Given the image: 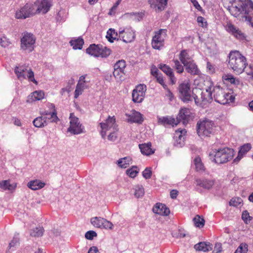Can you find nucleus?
Segmentation results:
<instances>
[{"label":"nucleus","mask_w":253,"mask_h":253,"mask_svg":"<svg viewBox=\"0 0 253 253\" xmlns=\"http://www.w3.org/2000/svg\"><path fill=\"white\" fill-rule=\"evenodd\" d=\"M222 79L223 80L228 81L231 84H233L234 85H238L240 84V81L239 80V79L234 78L233 76L231 75H224L222 76Z\"/></svg>","instance_id":"nucleus-41"},{"label":"nucleus","mask_w":253,"mask_h":253,"mask_svg":"<svg viewBox=\"0 0 253 253\" xmlns=\"http://www.w3.org/2000/svg\"><path fill=\"white\" fill-rule=\"evenodd\" d=\"M121 0H118L116 3L114 4V5L112 6V7L110 9V11L109 12V14L111 15L115 13V10H116L118 6L119 5V4L121 2Z\"/></svg>","instance_id":"nucleus-59"},{"label":"nucleus","mask_w":253,"mask_h":253,"mask_svg":"<svg viewBox=\"0 0 253 253\" xmlns=\"http://www.w3.org/2000/svg\"><path fill=\"white\" fill-rule=\"evenodd\" d=\"M126 67V61L120 60L117 61L114 66L113 75L117 79H121L125 75V69Z\"/></svg>","instance_id":"nucleus-17"},{"label":"nucleus","mask_w":253,"mask_h":253,"mask_svg":"<svg viewBox=\"0 0 253 253\" xmlns=\"http://www.w3.org/2000/svg\"><path fill=\"white\" fill-rule=\"evenodd\" d=\"M152 170L151 168H146L142 172V175L145 179H149L152 176Z\"/></svg>","instance_id":"nucleus-53"},{"label":"nucleus","mask_w":253,"mask_h":253,"mask_svg":"<svg viewBox=\"0 0 253 253\" xmlns=\"http://www.w3.org/2000/svg\"><path fill=\"white\" fill-rule=\"evenodd\" d=\"M179 97L184 102H188L193 100V96H191L190 84L188 83L181 84L178 87Z\"/></svg>","instance_id":"nucleus-11"},{"label":"nucleus","mask_w":253,"mask_h":253,"mask_svg":"<svg viewBox=\"0 0 253 253\" xmlns=\"http://www.w3.org/2000/svg\"><path fill=\"white\" fill-rule=\"evenodd\" d=\"M179 59L180 62L185 65L193 61L192 57L189 55L187 50H182L179 55Z\"/></svg>","instance_id":"nucleus-30"},{"label":"nucleus","mask_w":253,"mask_h":253,"mask_svg":"<svg viewBox=\"0 0 253 253\" xmlns=\"http://www.w3.org/2000/svg\"><path fill=\"white\" fill-rule=\"evenodd\" d=\"M14 72L19 79H25L27 78L29 81L37 84V81L34 78V72L28 66L20 65L15 68Z\"/></svg>","instance_id":"nucleus-5"},{"label":"nucleus","mask_w":253,"mask_h":253,"mask_svg":"<svg viewBox=\"0 0 253 253\" xmlns=\"http://www.w3.org/2000/svg\"><path fill=\"white\" fill-rule=\"evenodd\" d=\"M0 187L4 190H13L15 188V186L10 184L8 180H3L0 182Z\"/></svg>","instance_id":"nucleus-46"},{"label":"nucleus","mask_w":253,"mask_h":253,"mask_svg":"<svg viewBox=\"0 0 253 253\" xmlns=\"http://www.w3.org/2000/svg\"><path fill=\"white\" fill-rule=\"evenodd\" d=\"M151 73L155 77L160 74L158 73V69L155 66H153L152 67L151 69Z\"/></svg>","instance_id":"nucleus-64"},{"label":"nucleus","mask_w":253,"mask_h":253,"mask_svg":"<svg viewBox=\"0 0 253 253\" xmlns=\"http://www.w3.org/2000/svg\"><path fill=\"white\" fill-rule=\"evenodd\" d=\"M135 32L131 29H128L126 31L119 30V38L122 39L125 42H130L135 39Z\"/></svg>","instance_id":"nucleus-20"},{"label":"nucleus","mask_w":253,"mask_h":253,"mask_svg":"<svg viewBox=\"0 0 253 253\" xmlns=\"http://www.w3.org/2000/svg\"><path fill=\"white\" fill-rule=\"evenodd\" d=\"M19 239L18 237V234L14 235L13 239L11 240L9 245V249L11 248H15L19 245Z\"/></svg>","instance_id":"nucleus-51"},{"label":"nucleus","mask_w":253,"mask_h":253,"mask_svg":"<svg viewBox=\"0 0 253 253\" xmlns=\"http://www.w3.org/2000/svg\"><path fill=\"white\" fill-rule=\"evenodd\" d=\"M228 57L229 67L236 74L242 73L247 65L245 57L238 51H231Z\"/></svg>","instance_id":"nucleus-2"},{"label":"nucleus","mask_w":253,"mask_h":253,"mask_svg":"<svg viewBox=\"0 0 253 253\" xmlns=\"http://www.w3.org/2000/svg\"><path fill=\"white\" fill-rule=\"evenodd\" d=\"M117 131L118 130H114V131H110V132L108 136V140L112 141H115L117 138Z\"/></svg>","instance_id":"nucleus-55"},{"label":"nucleus","mask_w":253,"mask_h":253,"mask_svg":"<svg viewBox=\"0 0 253 253\" xmlns=\"http://www.w3.org/2000/svg\"><path fill=\"white\" fill-rule=\"evenodd\" d=\"M100 126L101 128L100 133L103 138H105L107 131L118 130V126L116 124V119L114 116L112 117L109 116L105 123H100Z\"/></svg>","instance_id":"nucleus-9"},{"label":"nucleus","mask_w":253,"mask_h":253,"mask_svg":"<svg viewBox=\"0 0 253 253\" xmlns=\"http://www.w3.org/2000/svg\"><path fill=\"white\" fill-rule=\"evenodd\" d=\"M167 30L161 29L155 32V35L153 37L152 46L155 49H160L164 46L165 40L167 36Z\"/></svg>","instance_id":"nucleus-7"},{"label":"nucleus","mask_w":253,"mask_h":253,"mask_svg":"<svg viewBox=\"0 0 253 253\" xmlns=\"http://www.w3.org/2000/svg\"><path fill=\"white\" fill-rule=\"evenodd\" d=\"M234 150L227 147L212 150L209 154L210 159L215 164H222L230 161L234 156Z\"/></svg>","instance_id":"nucleus-1"},{"label":"nucleus","mask_w":253,"mask_h":253,"mask_svg":"<svg viewBox=\"0 0 253 253\" xmlns=\"http://www.w3.org/2000/svg\"><path fill=\"white\" fill-rule=\"evenodd\" d=\"M127 122L141 124L143 121L142 115L135 110H133L131 115L128 116Z\"/></svg>","instance_id":"nucleus-25"},{"label":"nucleus","mask_w":253,"mask_h":253,"mask_svg":"<svg viewBox=\"0 0 253 253\" xmlns=\"http://www.w3.org/2000/svg\"><path fill=\"white\" fill-rule=\"evenodd\" d=\"M159 68L165 73L168 76L171 75L173 74V71L171 68L166 64H160Z\"/></svg>","instance_id":"nucleus-49"},{"label":"nucleus","mask_w":253,"mask_h":253,"mask_svg":"<svg viewBox=\"0 0 253 253\" xmlns=\"http://www.w3.org/2000/svg\"><path fill=\"white\" fill-rule=\"evenodd\" d=\"M214 126L213 121L206 118L201 119L197 124V133L200 136H209L213 133Z\"/></svg>","instance_id":"nucleus-4"},{"label":"nucleus","mask_w":253,"mask_h":253,"mask_svg":"<svg viewBox=\"0 0 253 253\" xmlns=\"http://www.w3.org/2000/svg\"><path fill=\"white\" fill-rule=\"evenodd\" d=\"M97 236V233L92 230L87 231L85 234V237L88 240H92L94 237Z\"/></svg>","instance_id":"nucleus-54"},{"label":"nucleus","mask_w":253,"mask_h":253,"mask_svg":"<svg viewBox=\"0 0 253 253\" xmlns=\"http://www.w3.org/2000/svg\"><path fill=\"white\" fill-rule=\"evenodd\" d=\"M245 72L253 79V64H250L249 67L246 68Z\"/></svg>","instance_id":"nucleus-60"},{"label":"nucleus","mask_w":253,"mask_h":253,"mask_svg":"<svg viewBox=\"0 0 253 253\" xmlns=\"http://www.w3.org/2000/svg\"><path fill=\"white\" fill-rule=\"evenodd\" d=\"M242 200L240 198H232L230 202L229 205L231 206L237 207L242 203Z\"/></svg>","instance_id":"nucleus-52"},{"label":"nucleus","mask_w":253,"mask_h":253,"mask_svg":"<svg viewBox=\"0 0 253 253\" xmlns=\"http://www.w3.org/2000/svg\"><path fill=\"white\" fill-rule=\"evenodd\" d=\"M194 249L197 251L207 252L212 250V245L208 242H201L194 246Z\"/></svg>","instance_id":"nucleus-26"},{"label":"nucleus","mask_w":253,"mask_h":253,"mask_svg":"<svg viewBox=\"0 0 253 253\" xmlns=\"http://www.w3.org/2000/svg\"><path fill=\"white\" fill-rule=\"evenodd\" d=\"M155 78H156L157 82L163 86L164 88H167V85L165 84L163 77L161 74Z\"/></svg>","instance_id":"nucleus-58"},{"label":"nucleus","mask_w":253,"mask_h":253,"mask_svg":"<svg viewBox=\"0 0 253 253\" xmlns=\"http://www.w3.org/2000/svg\"><path fill=\"white\" fill-rule=\"evenodd\" d=\"M52 5V0H41L36 12H42L43 14L47 13Z\"/></svg>","instance_id":"nucleus-23"},{"label":"nucleus","mask_w":253,"mask_h":253,"mask_svg":"<svg viewBox=\"0 0 253 253\" xmlns=\"http://www.w3.org/2000/svg\"><path fill=\"white\" fill-rule=\"evenodd\" d=\"M70 43L74 49H81L84 43V41L82 38H78L71 40L70 41Z\"/></svg>","instance_id":"nucleus-35"},{"label":"nucleus","mask_w":253,"mask_h":253,"mask_svg":"<svg viewBox=\"0 0 253 253\" xmlns=\"http://www.w3.org/2000/svg\"><path fill=\"white\" fill-rule=\"evenodd\" d=\"M192 114L190 109L184 108L181 109L176 117L177 124L181 122L184 125L187 124L193 119Z\"/></svg>","instance_id":"nucleus-13"},{"label":"nucleus","mask_w":253,"mask_h":253,"mask_svg":"<svg viewBox=\"0 0 253 253\" xmlns=\"http://www.w3.org/2000/svg\"><path fill=\"white\" fill-rule=\"evenodd\" d=\"M168 0H148L151 8H154L156 12L164 10L167 5Z\"/></svg>","instance_id":"nucleus-22"},{"label":"nucleus","mask_w":253,"mask_h":253,"mask_svg":"<svg viewBox=\"0 0 253 253\" xmlns=\"http://www.w3.org/2000/svg\"><path fill=\"white\" fill-rule=\"evenodd\" d=\"M0 44L1 46L6 47L10 44V42L5 37H2L0 39Z\"/></svg>","instance_id":"nucleus-56"},{"label":"nucleus","mask_w":253,"mask_h":253,"mask_svg":"<svg viewBox=\"0 0 253 253\" xmlns=\"http://www.w3.org/2000/svg\"><path fill=\"white\" fill-rule=\"evenodd\" d=\"M146 91L145 85L140 84L137 85L132 92V101L135 103L142 102L144 98Z\"/></svg>","instance_id":"nucleus-12"},{"label":"nucleus","mask_w":253,"mask_h":253,"mask_svg":"<svg viewBox=\"0 0 253 253\" xmlns=\"http://www.w3.org/2000/svg\"><path fill=\"white\" fill-rule=\"evenodd\" d=\"M242 218L246 223H247L248 221H250L251 220L249 213L247 211H244L243 212Z\"/></svg>","instance_id":"nucleus-57"},{"label":"nucleus","mask_w":253,"mask_h":253,"mask_svg":"<svg viewBox=\"0 0 253 253\" xmlns=\"http://www.w3.org/2000/svg\"><path fill=\"white\" fill-rule=\"evenodd\" d=\"M49 121L46 118L43 116H40L35 119L33 122L34 126L36 127H43L47 125Z\"/></svg>","instance_id":"nucleus-32"},{"label":"nucleus","mask_w":253,"mask_h":253,"mask_svg":"<svg viewBox=\"0 0 253 253\" xmlns=\"http://www.w3.org/2000/svg\"><path fill=\"white\" fill-rule=\"evenodd\" d=\"M212 91L216 102L223 105L227 104V99L225 97V91L222 88L218 85L215 86L213 88Z\"/></svg>","instance_id":"nucleus-15"},{"label":"nucleus","mask_w":253,"mask_h":253,"mask_svg":"<svg viewBox=\"0 0 253 253\" xmlns=\"http://www.w3.org/2000/svg\"><path fill=\"white\" fill-rule=\"evenodd\" d=\"M185 67L186 71L191 75H199L200 73L197 66L194 63V61L189 62V63L184 66Z\"/></svg>","instance_id":"nucleus-29"},{"label":"nucleus","mask_w":253,"mask_h":253,"mask_svg":"<svg viewBox=\"0 0 253 253\" xmlns=\"http://www.w3.org/2000/svg\"><path fill=\"white\" fill-rule=\"evenodd\" d=\"M151 147V143L150 142L139 145V147L140 149L141 152L142 154L145 155H150L154 153V151L152 150Z\"/></svg>","instance_id":"nucleus-34"},{"label":"nucleus","mask_w":253,"mask_h":253,"mask_svg":"<svg viewBox=\"0 0 253 253\" xmlns=\"http://www.w3.org/2000/svg\"><path fill=\"white\" fill-rule=\"evenodd\" d=\"M195 225L199 228H202L204 226L205 220L199 215H197L193 219Z\"/></svg>","instance_id":"nucleus-43"},{"label":"nucleus","mask_w":253,"mask_h":253,"mask_svg":"<svg viewBox=\"0 0 253 253\" xmlns=\"http://www.w3.org/2000/svg\"><path fill=\"white\" fill-rule=\"evenodd\" d=\"M225 97L227 99V103L233 102L235 99L234 97L229 92H225Z\"/></svg>","instance_id":"nucleus-62"},{"label":"nucleus","mask_w":253,"mask_h":253,"mask_svg":"<svg viewBox=\"0 0 253 253\" xmlns=\"http://www.w3.org/2000/svg\"><path fill=\"white\" fill-rule=\"evenodd\" d=\"M153 211L156 214L161 215H168L170 211L165 205L162 203H157L153 208Z\"/></svg>","instance_id":"nucleus-24"},{"label":"nucleus","mask_w":253,"mask_h":253,"mask_svg":"<svg viewBox=\"0 0 253 253\" xmlns=\"http://www.w3.org/2000/svg\"><path fill=\"white\" fill-rule=\"evenodd\" d=\"M117 36L118 33L115 31L114 29H109V30L107 32V35L106 37L109 42H113L114 40L117 39L118 41L119 40L117 38Z\"/></svg>","instance_id":"nucleus-40"},{"label":"nucleus","mask_w":253,"mask_h":253,"mask_svg":"<svg viewBox=\"0 0 253 253\" xmlns=\"http://www.w3.org/2000/svg\"><path fill=\"white\" fill-rule=\"evenodd\" d=\"M100 47V46L99 45L92 44L86 49V52L87 53L94 57H99Z\"/></svg>","instance_id":"nucleus-36"},{"label":"nucleus","mask_w":253,"mask_h":253,"mask_svg":"<svg viewBox=\"0 0 253 253\" xmlns=\"http://www.w3.org/2000/svg\"><path fill=\"white\" fill-rule=\"evenodd\" d=\"M248 251V245L242 243L237 248L234 253H247Z\"/></svg>","instance_id":"nucleus-48"},{"label":"nucleus","mask_w":253,"mask_h":253,"mask_svg":"<svg viewBox=\"0 0 253 253\" xmlns=\"http://www.w3.org/2000/svg\"><path fill=\"white\" fill-rule=\"evenodd\" d=\"M131 164V159L129 157H126L120 159L117 161L118 166L121 168H126Z\"/></svg>","instance_id":"nucleus-38"},{"label":"nucleus","mask_w":253,"mask_h":253,"mask_svg":"<svg viewBox=\"0 0 253 253\" xmlns=\"http://www.w3.org/2000/svg\"><path fill=\"white\" fill-rule=\"evenodd\" d=\"M35 5L32 3H26L24 6L17 10L15 13L17 19H26L36 13Z\"/></svg>","instance_id":"nucleus-6"},{"label":"nucleus","mask_w":253,"mask_h":253,"mask_svg":"<svg viewBox=\"0 0 253 253\" xmlns=\"http://www.w3.org/2000/svg\"><path fill=\"white\" fill-rule=\"evenodd\" d=\"M111 50L106 47H103L101 46L100 47V51L99 53V57L102 58H106L111 54Z\"/></svg>","instance_id":"nucleus-44"},{"label":"nucleus","mask_w":253,"mask_h":253,"mask_svg":"<svg viewBox=\"0 0 253 253\" xmlns=\"http://www.w3.org/2000/svg\"><path fill=\"white\" fill-rule=\"evenodd\" d=\"M70 126L68 128V131L73 134H79L84 132V127L80 123L79 119L75 117L73 113H71L70 116Z\"/></svg>","instance_id":"nucleus-10"},{"label":"nucleus","mask_w":253,"mask_h":253,"mask_svg":"<svg viewBox=\"0 0 253 253\" xmlns=\"http://www.w3.org/2000/svg\"><path fill=\"white\" fill-rule=\"evenodd\" d=\"M43 229L42 227H39L33 229L30 232V235L33 237H40L43 235Z\"/></svg>","instance_id":"nucleus-45"},{"label":"nucleus","mask_w":253,"mask_h":253,"mask_svg":"<svg viewBox=\"0 0 253 253\" xmlns=\"http://www.w3.org/2000/svg\"><path fill=\"white\" fill-rule=\"evenodd\" d=\"M209 85L206 88L205 91H200V97L197 95H193V99L196 105L202 106V107L207 105L212 100V87L213 83L210 80L207 81Z\"/></svg>","instance_id":"nucleus-3"},{"label":"nucleus","mask_w":253,"mask_h":253,"mask_svg":"<svg viewBox=\"0 0 253 253\" xmlns=\"http://www.w3.org/2000/svg\"><path fill=\"white\" fill-rule=\"evenodd\" d=\"M36 39L31 33H25L21 39V48L28 52L32 51L34 49Z\"/></svg>","instance_id":"nucleus-8"},{"label":"nucleus","mask_w":253,"mask_h":253,"mask_svg":"<svg viewBox=\"0 0 253 253\" xmlns=\"http://www.w3.org/2000/svg\"><path fill=\"white\" fill-rule=\"evenodd\" d=\"M86 75L81 76L77 84L75 91V98H77L82 93L83 91L87 87L86 85L88 82L85 80Z\"/></svg>","instance_id":"nucleus-21"},{"label":"nucleus","mask_w":253,"mask_h":253,"mask_svg":"<svg viewBox=\"0 0 253 253\" xmlns=\"http://www.w3.org/2000/svg\"><path fill=\"white\" fill-rule=\"evenodd\" d=\"M44 93L42 91H35L32 93L30 96H29L27 101L33 102L37 100H40L43 98Z\"/></svg>","instance_id":"nucleus-33"},{"label":"nucleus","mask_w":253,"mask_h":253,"mask_svg":"<svg viewBox=\"0 0 253 253\" xmlns=\"http://www.w3.org/2000/svg\"><path fill=\"white\" fill-rule=\"evenodd\" d=\"M41 116L46 118V119L49 122H52L57 119L56 113L55 112H51L47 111L40 112Z\"/></svg>","instance_id":"nucleus-37"},{"label":"nucleus","mask_w":253,"mask_h":253,"mask_svg":"<svg viewBox=\"0 0 253 253\" xmlns=\"http://www.w3.org/2000/svg\"><path fill=\"white\" fill-rule=\"evenodd\" d=\"M126 173L130 177L134 178L138 173V168L136 166H133L130 169H127Z\"/></svg>","instance_id":"nucleus-47"},{"label":"nucleus","mask_w":253,"mask_h":253,"mask_svg":"<svg viewBox=\"0 0 253 253\" xmlns=\"http://www.w3.org/2000/svg\"><path fill=\"white\" fill-rule=\"evenodd\" d=\"M158 123L164 126L169 125L174 126V125H177L178 124L176 120H175L173 118L168 116L159 118L158 119Z\"/></svg>","instance_id":"nucleus-31"},{"label":"nucleus","mask_w":253,"mask_h":253,"mask_svg":"<svg viewBox=\"0 0 253 253\" xmlns=\"http://www.w3.org/2000/svg\"><path fill=\"white\" fill-rule=\"evenodd\" d=\"M215 182V179L212 178H198L195 179V182L197 186L207 190L212 189Z\"/></svg>","instance_id":"nucleus-18"},{"label":"nucleus","mask_w":253,"mask_h":253,"mask_svg":"<svg viewBox=\"0 0 253 253\" xmlns=\"http://www.w3.org/2000/svg\"><path fill=\"white\" fill-rule=\"evenodd\" d=\"M134 196L136 198L142 197L144 194V189L142 185H136L134 188Z\"/></svg>","instance_id":"nucleus-42"},{"label":"nucleus","mask_w":253,"mask_h":253,"mask_svg":"<svg viewBox=\"0 0 253 253\" xmlns=\"http://www.w3.org/2000/svg\"><path fill=\"white\" fill-rule=\"evenodd\" d=\"M45 185L44 182L39 179L31 180L27 183V187L33 190L41 189Z\"/></svg>","instance_id":"nucleus-27"},{"label":"nucleus","mask_w":253,"mask_h":253,"mask_svg":"<svg viewBox=\"0 0 253 253\" xmlns=\"http://www.w3.org/2000/svg\"><path fill=\"white\" fill-rule=\"evenodd\" d=\"M207 69L210 73L214 72V66L210 62H207Z\"/></svg>","instance_id":"nucleus-63"},{"label":"nucleus","mask_w":253,"mask_h":253,"mask_svg":"<svg viewBox=\"0 0 253 253\" xmlns=\"http://www.w3.org/2000/svg\"><path fill=\"white\" fill-rule=\"evenodd\" d=\"M91 223L95 227L112 229L113 224L110 221L101 217H94L90 219Z\"/></svg>","instance_id":"nucleus-14"},{"label":"nucleus","mask_w":253,"mask_h":253,"mask_svg":"<svg viewBox=\"0 0 253 253\" xmlns=\"http://www.w3.org/2000/svg\"><path fill=\"white\" fill-rule=\"evenodd\" d=\"M251 149V145L247 143L242 146L238 152V156L234 160V162H238L243 156Z\"/></svg>","instance_id":"nucleus-28"},{"label":"nucleus","mask_w":253,"mask_h":253,"mask_svg":"<svg viewBox=\"0 0 253 253\" xmlns=\"http://www.w3.org/2000/svg\"><path fill=\"white\" fill-rule=\"evenodd\" d=\"M226 30L236 39L243 41L246 39V36L238 28L231 23H228L225 27Z\"/></svg>","instance_id":"nucleus-16"},{"label":"nucleus","mask_w":253,"mask_h":253,"mask_svg":"<svg viewBox=\"0 0 253 253\" xmlns=\"http://www.w3.org/2000/svg\"><path fill=\"white\" fill-rule=\"evenodd\" d=\"M197 22L199 23H201V26L202 27H206L207 25V22L205 21V18L202 16H198L197 17Z\"/></svg>","instance_id":"nucleus-61"},{"label":"nucleus","mask_w":253,"mask_h":253,"mask_svg":"<svg viewBox=\"0 0 253 253\" xmlns=\"http://www.w3.org/2000/svg\"><path fill=\"white\" fill-rule=\"evenodd\" d=\"M174 68L178 73L181 74L184 71V67L180 62L177 60H173Z\"/></svg>","instance_id":"nucleus-50"},{"label":"nucleus","mask_w":253,"mask_h":253,"mask_svg":"<svg viewBox=\"0 0 253 253\" xmlns=\"http://www.w3.org/2000/svg\"><path fill=\"white\" fill-rule=\"evenodd\" d=\"M187 132L185 129L181 130H176L173 139L174 140V145L177 147H182L184 145L185 135Z\"/></svg>","instance_id":"nucleus-19"},{"label":"nucleus","mask_w":253,"mask_h":253,"mask_svg":"<svg viewBox=\"0 0 253 253\" xmlns=\"http://www.w3.org/2000/svg\"><path fill=\"white\" fill-rule=\"evenodd\" d=\"M194 164L195 166L196 170L200 172H203L205 171V168L202 163L201 158L199 157H196L194 160Z\"/></svg>","instance_id":"nucleus-39"}]
</instances>
